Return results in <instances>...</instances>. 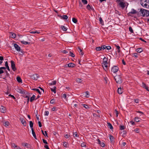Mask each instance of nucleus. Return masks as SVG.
Returning a JSON list of instances; mask_svg holds the SVG:
<instances>
[{
  "instance_id": "37",
  "label": "nucleus",
  "mask_w": 149,
  "mask_h": 149,
  "mask_svg": "<svg viewBox=\"0 0 149 149\" xmlns=\"http://www.w3.org/2000/svg\"><path fill=\"white\" fill-rule=\"evenodd\" d=\"M21 42L22 43L25 45L29 44H30V42H29L26 41H22Z\"/></svg>"
},
{
  "instance_id": "46",
  "label": "nucleus",
  "mask_w": 149,
  "mask_h": 149,
  "mask_svg": "<svg viewBox=\"0 0 149 149\" xmlns=\"http://www.w3.org/2000/svg\"><path fill=\"white\" fill-rule=\"evenodd\" d=\"M102 49L101 47H97L96 48V50L97 51H100Z\"/></svg>"
},
{
  "instance_id": "36",
  "label": "nucleus",
  "mask_w": 149,
  "mask_h": 149,
  "mask_svg": "<svg viewBox=\"0 0 149 149\" xmlns=\"http://www.w3.org/2000/svg\"><path fill=\"white\" fill-rule=\"evenodd\" d=\"M107 59L106 57H104L103 59V62L102 63H107Z\"/></svg>"
},
{
  "instance_id": "42",
  "label": "nucleus",
  "mask_w": 149,
  "mask_h": 149,
  "mask_svg": "<svg viewBox=\"0 0 149 149\" xmlns=\"http://www.w3.org/2000/svg\"><path fill=\"white\" fill-rule=\"evenodd\" d=\"M72 21L73 22L76 23L77 22V19L74 18H73L72 19Z\"/></svg>"
},
{
  "instance_id": "10",
  "label": "nucleus",
  "mask_w": 149,
  "mask_h": 149,
  "mask_svg": "<svg viewBox=\"0 0 149 149\" xmlns=\"http://www.w3.org/2000/svg\"><path fill=\"white\" fill-rule=\"evenodd\" d=\"M14 46L18 52H20L21 50L20 47L16 44H15L14 45Z\"/></svg>"
},
{
  "instance_id": "31",
  "label": "nucleus",
  "mask_w": 149,
  "mask_h": 149,
  "mask_svg": "<svg viewBox=\"0 0 149 149\" xmlns=\"http://www.w3.org/2000/svg\"><path fill=\"white\" fill-rule=\"evenodd\" d=\"M76 81L78 83H81L82 81V80L81 79L79 78H78L76 79Z\"/></svg>"
},
{
  "instance_id": "63",
  "label": "nucleus",
  "mask_w": 149,
  "mask_h": 149,
  "mask_svg": "<svg viewBox=\"0 0 149 149\" xmlns=\"http://www.w3.org/2000/svg\"><path fill=\"white\" fill-rule=\"evenodd\" d=\"M42 140H43V142L44 143L46 144H48V143L46 140H44L43 139H42Z\"/></svg>"
},
{
  "instance_id": "21",
  "label": "nucleus",
  "mask_w": 149,
  "mask_h": 149,
  "mask_svg": "<svg viewBox=\"0 0 149 149\" xmlns=\"http://www.w3.org/2000/svg\"><path fill=\"white\" fill-rule=\"evenodd\" d=\"M56 83V81H52L51 83H49L48 84L49 85H55Z\"/></svg>"
},
{
  "instance_id": "62",
  "label": "nucleus",
  "mask_w": 149,
  "mask_h": 149,
  "mask_svg": "<svg viewBox=\"0 0 149 149\" xmlns=\"http://www.w3.org/2000/svg\"><path fill=\"white\" fill-rule=\"evenodd\" d=\"M55 100L54 99L51 100L50 101V103L51 104H53L54 103Z\"/></svg>"
},
{
  "instance_id": "30",
  "label": "nucleus",
  "mask_w": 149,
  "mask_h": 149,
  "mask_svg": "<svg viewBox=\"0 0 149 149\" xmlns=\"http://www.w3.org/2000/svg\"><path fill=\"white\" fill-rule=\"evenodd\" d=\"M61 28L62 29V30L64 31H66L67 30L66 28L64 26H61Z\"/></svg>"
},
{
  "instance_id": "48",
  "label": "nucleus",
  "mask_w": 149,
  "mask_h": 149,
  "mask_svg": "<svg viewBox=\"0 0 149 149\" xmlns=\"http://www.w3.org/2000/svg\"><path fill=\"white\" fill-rule=\"evenodd\" d=\"M114 112L116 113V117H118V111H117L116 109H115L114 110Z\"/></svg>"
},
{
  "instance_id": "34",
  "label": "nucleus",
  "mask_w": 149,
  "mask_h": 149,
  "mask_svg": "<svg viewBox=\"0 0 149 149\" xmlns=\"http://www.w3.org/2000/svg\"><path fill=\"white\" fill-rule=\"evenodd\" d=\"M85 97H88L89 96V94L88 93V92H87V91H86V92L85 93Z\"/></svg>"
},
{
  "instance_id": "20",
  "label": "nucleus",
  "mask_w": 149,
  "mask_h": 149,
  "mask_svg": "<svg viewBox=\"0 0 149 149\" xmlns=\"http://www.w3.org/2000/svg\"><path fill=\"white\" fill-rule=\"evenodd\" d=\"M17 81L19 83H22V79L19 77H17Z\"/></svg>"
},
{
  "instance_id": "57",
  "label": "nucleus",
  "mask_w": 149,
  "mask_h": 149,
  "mask_svg": "<svg viewBox=\"0 0 149 149\" xmlns=\"http://www.w3.org/2000/svg\"><path fill=\"white\" fill-rule=\"evenodd\" d=\"M49 112L48 111H45V116H48L49 114Z\"/></svg>"
},
{
  "instance_id": "19",
  "label": "nucleus",
  "mask_w": 149,
  "mask_h": 149,
  "mask_svg": "<svg viewBox=\"0 0 149 149\" xmlns=\"http://www.w3.org/2000/svg\"><path fill=\"white\" fill-rule=\"evenodd\" d=\"M143 50L141 48H138L136 49V51L138 53H141L143 51Z\"/></svg>"
},
{
  "instance_id": "2",
  "label": "nucleus",
  "mask_w": 149,
  "mask_h": 149,
  "mask_svg": "<svg viewBox=\"0 0 149 149\" xmlns=\"http://www.w3.org/2000/svg\"><path fill=\"white\" fill-rule=\"evenodd\" d=\"M140 11L143 16H146L148 17L149 16V11L147 10L141 9Z\"/></svg>"
},
{
  "instance_id": "14",
  "label": "nucleus",
  "mask_w": 149,
  "mask_h": 149,
  "mask_svg": "<svg viewBox=\"0 0 149 149\" xmlns=\"http://www.w3.org/2000/svg\"><path fill=\"white\" fill-rule=\"evenodd\" d=\"M77 49H78V51L80 53V54L81 55H84V53L82 52V49L80 48L79 47H77Z\"/></svg>"
},
{
  "instance_id": "41",
  "label": "nucleus",
  "mask_w": 149,
  "mask_h": 149,
  "mask_svg": "<svg viewBox=\"0 0 149 149\" xmlns=\"http://www.w3.org/2000/svg\"><path fill=\"white\" fill-rule=\"evenodd\" d=\"M73 135H74V137H78L79 135L77 134V132H75L74 133H73Z\"/></svg>"
},
{
  "instance_id": "6",
  "label": "nucleus",
  "mask_w": 149,
  "mask_h": 149,
  "mask_svg": "<svg viewBox=\"0 0 149 149\" xmlns=\"http://www.w3.org/2000/svg\"><path fill=\"white\" fill-rule=\"evenodd\" d=\"M11 67L12 68V69L14 71H15L16 70V68L15 67V64L14 63V61H11Z\"/></svg>"
},
{
  "instance_id": "44",
  "label": "nucleus",
  "mask_w": 149,
  "mask_h": 149,
  "mask_svg": "<svg viewBox=\"0 0 149 149\" xmlns=\"http://www.w3.org/2000/svg\"><path fill=\"white\" fill-rule=\"evenodd\" d=\"M82 2L84 4H87L88 3L87 1L86 0H82Z\"/></svg>"
},
{
  "instance_id": "5",
  "label": "nucleus",
  "mask_w": 149,
  "mask_h": 149,
  "mask_svg": "<svg viewBox=\"0 0 149 149\" xmlns=\"http://www.w3.org/2000/svg\"><path fill=\"white\" fill-rule=\"evenodd\" d=\"M118 68L117 66H114L111 69V73H115L118 71Z\"/></svg>"
},
{
  "instance_id": "39",
  "label": "nucleus",
  "mask_w": 149,
  "mask_h": 149,
  "mask_svg": "<svg viewBox=\"0 0 149 149\" xmlns=\"http://www.w3.org/2000/svg\"><path fill=\"white\" fill-rule=\"evenodd\" d=\"M63 145L65 147H67L68 144L66 142H63Z\"/></svg>"
},
{
  "instance_id": "55",
  "label": "nucleus",
  "mask_w": 149,
  "mask_h": 149,
  "mask_svg": "<svg viewBox=\"0 0 149 149\" xmlns=\"http://www.w3.org/2000/svg\"><path fill=\"white\" fill-rule=\"evenodd\" d=\"M134 101V102L136 103H138L139 102V100L138 99H135Z\"/></svg>"
},
{
  "instance_id": "49",
  "label": "nucleus",
  "mask_w": 149,
  "mask_h": 149,
  "mask_svg": "<svg viewBox=\"0 0 149 149\" xmlns=\"http://www.w3.org/2000/svg\"><path fill=\"white\" fill-rule=\"evenodd\" d=\"M81 147H85L86 146V143H82L81 144Z\"/></svg>"
},
{
  "instance_id": "26",
  "label": "nucleus",
  "mask_w": 149,
  "mask_h": 149,
  "mask_svg": "<svg viewBox=\"0 0 149 149\" xmlns=\"http://www.w3.org/2000/svg\"><path fill=\"white\" fill-rule=\"evenodd\" d=\"M107 124L108 125V126L109 127L111 130H112V129H113V127L112 125H111V123H107Z\"/></svg>"
},
{
  "instance_id": "25",
  "label": "nucleus",
  "mask_w": 149,
  "mask_h": 149,
  "mask_svg": "<svg viewBox=\"0 0 149 149\" xmlns=\"http://www.w3.org/2000/svg\"><path fill=\"white\" fill-rule=\"evenodd\" d=\"M22 145L28 148L30 146V145L29 144L26 143H23Z\"/></svg>"
},
{
  "instance_id": "27",
  "label": "nucleus",
  "mask_w": 149,
  "mask_h": 149,
  "mask_svg": "<svg viewBox=\"0 0 149 149\" xmlns=\"http://www.w3.org/2000/svg\"><path fill=\"white\" fill-rule=\"evenodd\" d=\"M36 97V96L34 95H33L32 97H31L30 99V101L32 102L33 100L35 97Z\"/></svg>"
},
{
  "instance_id": "60",
  "label": "nucleus",
  "mask_w": 149,
  "mask_h": 149,
  "mask_svg": "<svg viewBox=\"0 0 149 149\" xmlns=\"http://www.w3.org/2000/svg\"><path fill=\"white\" fill-rule=\"evenodd\" d=\"M139 129L138 128H136L135 129L134 131H135L136 133H139Z\"/></svg>"
},
{
  "instance_id": "40",
  "label": "nucleus",
  "mask_w": 149,
  "mask_h": 149,
  "mask_svg": "<svg viewBox=\"0 0 149 149\" xmlns=\"http://www.w3.org/2000/svg\"><path fill=\"white\" fill-rule=\"evenodd\" d=\"M31 33H38L39 34L40 33V32L37 31H32L30 32Z\"/></svg>"
},
{
  "instance_id": "61",
  "label": "nucleus",
  "mask_w": 149,
  "mask_h": 149,
  "mask_svg": "<svg viewBox=\"0 0 149 149\" xmlns=\"http://www.w3.org/2000/svg\"><path fill=\"white\" fill-rule=\"evenodd\" d=\"M62 97L64 99H66V95L65 94H64L63 95Z\"/></svg>"
},
{
  "instance_id": "16",
  "label": "nucleus",
  "mask_w": 149,
  "mask_h": 149,
  "mask_svg": "<svg viewBox=\"0 0 149 149\" xmlns=\"http://www.w3.org/2000/svg\"><path fill=\"white\" fill-rule=\"evenodd\" d=\"M16 36L15 34L14 33H13L10 32V37L11 38H15Z\"/></svg>"
},
{
  "instance_id": "29",
  "label": "nucleus",
  "mask_w": 149,
  "mask_h": 149,
  "mask_svg": "<svg viewBox=\"0 0 149 149\" xmlns=\"http://www.w3.org/2000/svg\"><path fill=\"white\" fill-rule=\"evenodd\" d=\"M140 119L139 118H138V117H136L135 118H134V120H135V121L136 122H139L140 121V120H139Z\"/></svg>"
},
{
  "instance_id": "4",
  "label": "nucleus",
  "mask_w": 149,
  "mask_h": 149,
  "mask_svg": "<svg viewBox=\"0 0 149 149\" xmlns=\"http://www.w3.org/2000/svg\"><path fill=\"white\" fill-rule=\"evenodd\" d=\"M141 1V4L144 7L147 8V3H148L146 0H140Z\"/></svg>"
},
{
  "instance_id": "22",
  "label": "nucleus",
  "mask_w": 149,
  "mask_h": 149,
  "mask_svg": "<svg viewBox=\"0 0 149 149\" xmlns=\"http://www.w3.org/2000/svg\"><path fill=\"white\" fill-rule=\"evenodd\" d=\"M56 86H54L53 88H51V91L53 92L54 93H56Z\"/></svg>"
},
{
  "instance_id": "50",
  "label": "nucleus",
  "mask_w": 149,
  "mask_h": 149,
  "mask_svg": "<svg viewBox=\"0 0 149 149\" xmlns=\"http://www.w3.org/2000/svg\"><path fill=\"white\" fill-rule=\"evenodd\" d=\"M134 56L135 57L137 58L138 57V54L137 53H134L133 54Z\"/></svg>"
},
{
  "instance_id": "52",
  "label": "nucleus",
  "mask_w": 149,
  "mask_h": 149,
  "mask_svg": "<svg viewBox=\"0 0 149 149\" xmlns=\"http://www.w3.org/2000/svg\"><path fill=\"white\" fill-rule=\"evenodd\" d=\"M100 144V146L102 147H104L105 146V144L103 142L101 143Z\"/></svg>"
},
{
  "instance_id": "58",
  "label": "nucleus",
  "mask_w": 149,
  "mask_h": 149,
  "mask_svg": "<svg viewBox=\"0 0 149 149\" xmlns=\"http://www.w3.org/2000/svg\"><path fill=\"white\" fill-rule=\"evenodd\" d=\"M106 48H107V50H109V49H111V47L110 46H106Z\"/></svg>"
},
{
  "instance_id": "64",
  "label": "nucleus",
  "mask_w": 149,
  "mask_h": 149,
  "mask_svg": "<svg viewBox=\"0 0 149 149\" xmlns=\"http://www.w3.org/2000/svg\"><path fill=\"white\" fill-rule=\"evenodd\" d=\"M70 135H68V134H66L65 136V137L66 138H68L69 137Z\"/></svg>"
},
{
  "instance_id": "3",
  "label": "nucleus",
  "mask_w": 149,
  "mask_h": 149,
  "mask_svg": "<svg viewBox=\"0 0 149 149\" xmlns=\"http://www.w3.org/2000/svg\"><path fill=\"white\" fill-rule=\"evenodd\" d=\"M114 78L117 83L121 84L122 83V79L120 75H117Z\"/></svg>"
},
{
  "instance_id": "18",
  "label": "nucleus",
  "mask_w": 149,
  "mask_h": 149,
  "mask_svg": "<svg viewBox=\"0 0 149 149\" xmlns=\"http://www.w3.org/2000/svg\"><path fill=\"white\" fill-rule=\"evenodd\" d=\"M75 64L73 63H70L68 65L69 67H73L74 66Z\"/></svg>"
},
{
  "instance_id": "24",
  "label": "nucleus",
  "mask_w": 149,
  "mask_h": 149,
  "mask_svg": "<svg viewBox=\"0 0 149 149\" xmlns=\"http://www.w3.org/2000/svg\"><path fill=\"white\" fill-rule=\"evenodd\" d=\"M29 125L30 127L31 128V129L33 128V123L32 121H30L29 122Z\"/></svg>"
},
{
  "instance_id": "59",
  "label": "nucleus",
  "mask_w": 149,
  "mask_h": 149,
  "mask_svg": "<svg viewBox=\"0 0 149 149\" xmlns=\"http://www.w3.org/2000/svg\"><path fill=\"white\" fill-rule=\"evenodd\" d=\"M4 72L3 71V70L0 69V75L2 76L1 74L3 73Z\"/></svg>"
},
{
  "instance_id": "1",
  "label": "nucleus",
  "mask_w": 149,
  "mask_h": 149,
  "mask_svg": "<svg viewBox=\"0 0 149 149\" xmlns=\"http://www.w3.org/2000/svg\"><path fill=\"white\" fill-rule=\"evenodd\" d=\"M116 2L118 5L122 9L124 8L125 6V3L124 0H116Z\"/></svg>"
},
{
  "instance_id": "45",
  "label": "nucleus",
  "mask_w": 149,
  "mask_h": 149,
  "mask_svg": "<svg viewBox=\"0 0 149 149\" xmlns=\"http://www.w3.org/2000/svg\"><path fill=\"white\" fill-rule=\"evenodd\" d=\"M141 86L144 88H145L146 87V84L143 82L142 83Z\"/></svg>"
},
{
  "instance_id": "56",
  "label": "nucleus",
  "mask_w": 149,
  "mask_h": 149,
  "mask_svg": "<svg viewBox=\"0 0 149 149\" xmlns=\"http://www.w3.org/2000/svg\"><path fill=\"white\" fill-rule=\"evenodd\" d=\"M86 8L87 9L90 10L91 8L89 4H88Z\"/></svg>"
},
{
  "instance_id": "9",
  "label": "nucleus",
  "mask_w": 149,
  "mask_h": 149,
  "mask_svg": "<svg viewBox=\"0 0 149 149\" xmlns=\"http://www.w3.org/2000/svg\"><path fill=\"white\" fill-rule=\"evenodd\" d=\"M30 77L32 79H33V80H37L38 77V74H34L32 76H31Z\"/></svg>"
},
{
  "instance_id": "38",
  "label": "nucleus",
  "mask_w": 149,
  "mask_h": 149,
  "mask_svg": "<svg viewBox=\"0 0 149 149\" xmlns=\"http://www.w3.org/2000/svg\"><path fill=\"white\" fill-rule=\"evenodd\" d=\"M32 90L33 91H35L38 92L40 94H41V92L38 89L33 88L32 89Z\"/></svg>"
},
{
  "instance_id": "11",
  "label": "nucleus",
  "mask_w": 149,
  "mask_h": 149,
  "mask_svg": "<svg viewBox=\"0 0 149 149\" xmlns=\"http://www.w3.org/2000/svg\"><path fill=\"white\" fill-rule=\"evenodd\" d=\"M20 120L21 121L22 124L24 125V126H26V120L23 118H20Z\"/></svg>"
},
{
  "instance_id": "51",
  "label": "nucleus",
  "mask_w": 149,
  "mask_h": 149,
  "mask_svg": "<svg viewBox=\"0 0 149 149\" xmlns=\"http://www.w3.org/2000/svg\"><path fill=\"white\" fill-rule=\"evenodd\" d=\"M125 129V127L123 125L120 126V129L121 130H123Z\"/></svg>"
},
{
  "instance_id": "8",
  "label": "nucleus",
  "mask_w": 149,
  "mask_h": 149,
  "mask_svg": "<svg viewBox=\"0 0 149 149\" xmlns=\"http://www.w3.org/2000/svg\"><path fill=\"white\" fill-rule=\"evenodd\" d=\"M17 91L18 92L22 94H26V93H27V92L23 89L18 88L17 89Z\"/></svg>"
},
{
  "instance_id": "28",
  "label": "nucleus",
  "mask_w": 149,
  "mask_h": 149,
  "mask_svg": "<svg viewBox=\"0 0 149 149\" xmlns=\"http://www.w3.org/2000/svg\"><path fill=\"white\" fill-rule=\"evenodd\" d=\"M30 96H31V95H29V96H27V95H24V97L25 98H27V102L28 103V102H29V97Z\"/></svg>"
},
{
  "instance_id": "53",
  "label": "nucleus",
  "mask_w": 149,
  "mask_h": 149,
  "mask_svg": "<svg viewBox=\"0 0 149 149\" xmlns=\"http://www.w3.org/2000/svg\"><path fill=\"white\" fill-rule=\"evenodd\" d=\"M101 47L102 49H105V48H106V46L105 45H103L102 46V47Z\"/></svg>"
},
{
  "instance_id": "47",
  "label": "nucleus",
  "mask_w": 149,
  "mask_h": 149,
  "mask_svg": "<svg viewBox=\"0 0 149 149\" xmlns=\"http://www.w3.org/2000/svg\"><path fill=\"white\" fill-rule=\"evenodd\" d=\"M70 56L72 57H74L75 56V55L74 54H73L72 52H70Z\"/></svg>"
},
{
  "instance_id": "13",
  "label": "nucleus",
  "mask_w": 149,
  "mask_h": 149,
  "mask_svg": "<svg viewBox=\"0 0 149 149\" xmlns=\"http://www.w3.org/2000/svg\"><path fill=\"white\" fill-rule=\"evenodd\" d=\"M136 13H137V12L135 10H134V9H132L131 10V12H130L129 13V15H130V14H136Z\"/></svg>"
},
{
  "instance_id": "23",
  "label": "nucleus",
  "mask_w": 149,
  "mask_h": 149,
  "mask_svg": "<svg viewBox=\"0 0 149 149\" xmlns=\"http://www.w3.org/2000/svg\"><path fill=\"white\" fill-rule=\"evenodd\" d=\"M9 124V123L8 122V121H6L3 123V125L6 127L8 126Z\"/></svg>"
},
{
  "instance_id": "54",
  "label": "nucleus",
  "mask_w": 149,
  "mask_h": 149,
  "mask_svg": "<svg viewBox=\"0 0 149 149\" xmlns=\"http://www.w3.org/2000/svg\"><path fill=\"white\" fill-rule=\"evenodd\" d=\"M99 21H100L101 24H102V23H103L102 19L101 17L99 18Z\"/></svg>"
},
{
  "instance_id": "32",
  "label": "nucleus",
  "mask_w": 149,
  "mask_h": 149,
  "mask_svg": "<svg viewBox=\"0 0 149 149\" xmlns=\"http://www.w3.org/2000/svg\"><path fill=\"white\" fill-rule=\"evenodd\" d=\"M110 139L111 142L113 143L114 140V137L111 135L110 136Z\"/></svg>"
},
{
  "instance_id": "35",
  "label": "nucleus",
  "mask_w": 149,
  "mask_h": 149,
  "mask_svg": "<svg viewBox=\"0 0 149 149\" xmlns=\"http://www.w3.org/2000/svg\"><path fill=\"white\" fill-rule=\"evenodd\" d=\"M82 105L86 109H88L89 108V107L87 105L85 104H82Z\"/></svg>"
},
{
  "instance_id": "17",
  "label": "nucleus",
  "mask_w": 149,
  "mask_h": 149,
  "mask_svg": "<svg viewBox=\"0 0 149 149\" xmlns=\"http://www.w3.org/2000/svg\"><path fill=\"white\" fill-rule=\"evenodd\" d=\"M117 92L119 94H121L122 93L123 91L122 90L121 88L120 87V88H118L117 90Z\"/></svg>"
},
{
  "instance_id": "15",
  "label": "nucleus",
  "mask_w": 149,
  "mask_h": 149,
  "mask_svg": "<svg viewBox=\"0 0 149 149\" xmlns=\"http://www.w3.org/2000/svg\"><path fill=\"white\" fill-rule=\"evenodd\" d=\"M31 130H32V134H33V137H34V138L35 139H37L36 138V136L35 133L33 129H31Z\"/></svg>"
},
{
  "instance_id": "12",
  "label": "nucleus",
  "mask_w": 149,
  "mask_h": 149,
  "mask_svg": "<svg viewBox=\"0 0 149 149\" xmlns=\"http://www.w3.org/2000/svg\"><path fill=\"white\" fill-rule=\"evenodd\" d=\"M0 111L1 112L4 113L6 111V108L3 106H1L0 107Z\"/></svg>"
},
{
  "instance_id": "43",
  "label": "nucleus",
  "mask_w": 149,
  "mask_h": 149,
  "mask_svg": "<svg viewBox=\"0 0 149 149\" xmlns=\"http://www.w3.org/2000/svg\"><path fill=\"white\" fill-rule=\"evenodd\" d=\"M129 30L131 33H134L133 30L131 26L129 27Z\"/></svg>"
},
{
  "instance_id": "7",
  "label": "nucleus",
  "mask_w": 149,
  "mask_h": 149,
  "mask_svg": "<svg viewBox=\"0 0 149 149\" xmlns=\"http://www.w3.org/2000/svg\"><path fill=\"white\" fill-rule=\"evenodd\" d=\"M102 66L104 70L107 71L108 70V63H102Z\"/></svg>"
},
{
  "instance_id": "33",
  "label": "nucleus",
  "mask_w": 149,
  "mask_h": 149,
  "mask_svg": "<svg viewBox=\"0 0 149 149\" xmlns=\"http://www.w3.org/2000/svg\"><path fill=\"white\" fill-rule=\"evenodd\" d=\"M61 17L64 19H66L68 18V17L66 15H63L61 16Z\"/></svg>"
}]
</instances>
